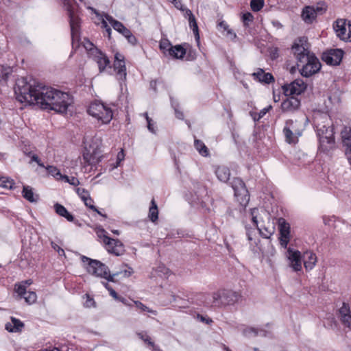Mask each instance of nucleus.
<instances>
[{"label":"nucleus","instance_id":"nucleus-54","mask_svg":"<svg viewBox=\"0 0 351 351\" xmlns=\"http://www.w3.org/2000/svg\"><path fill=\"white\" fill-rule=\"evenodd\" d=\"M84 297L86 298V301L84 303V306L85 307L90 308L95 306V302L93 298H91L88 294H86Z\"/></svg>","mask_w":351,"mask_h":351},{"label":"nucleus","instance_id":"nucleus-22","mask_svg":"<svg viewBox=\"0 0 351 351\" xmlns=\"http://www.w3.org/2000/svg\"><path fill=\"white\" fill-rule=\"evenodd\" d=\"M252 221L254 226H256L257 229L259 230L260 234L264 237V238H269L270 236H271L274 233L275 228L274 226V224H269L267 226H258V221L256 219V217H252Z\"/></svg>","mask_w":351,"mask_h":351},{"label":"nucleus","instance_id":"nucleus-39","mask_svg":"<svg viewBox=\"0 0 351 351\" xmlns=\"http://www.w3.org/2000/svg\"><path fill=\"white\" fill-rule=\"evenodd\" d=\"M243 335L246 337H256L258 335V328L253 327H245L241 330Z\"/></svg>","mask_w":351,"mask_h":351},{"label":"nucleus","instance_id":"nucleus-28","mask_svg":"<svg viewBox=\"0 0 351 351\" xmlns=\"http://www.w3.org/2000/svg\"><path fill=\"white\" fill-rule=\"evenodd\" d=\"M23 197L29 202H36L38 200V195L34 193L32 188L29 186H24L22 191Z\"/></svg>","mask_w":351,"mask_h":351},{"label":"nucleus","instance_id":"nucleus-55","mask_svg":"<svg viewBox=\"0 0 351 351\" xmlns=\"http://www.w3.org/2000/svg\"><path fill=\"white\" fill-rule=\"evenodd\" d=\"M283 132H284V134L285 135V137L287 138V141L289 142V143H291L293 141V132L289 128H285L284 130H283Z\"/></svg>","mask_w":351,"mask_h":351},{"label":"nucleus","instance_id":"nucleus-32","mask_svg":"<svg viewBox=\"0 0 351 351\" xmlns=\"http://www.w3.org/2000/svg\"><path fill=\"white\" fill-rule=\"evenodd\" d=\"M194 147L196 150L203 156H207L209 155V151L205 144L200 140L195 139Z\"/></svg>","mask_w":351,"mask_h":351},{"label":"nucleus","instance_id":"nucleus-24","mask_svg":"<svg viewBox=\"0 0 351 351\" xmlns=\"http://www.w3.org/2000/svg\"><path fill=\"white\" fill-rule=\"evenodd\" d=\"M304 265L306 270H311L317 263V256L315 253L307 251L303 254Z\"/></svg>","mask_w":351,"mask_h":351},{"label":"nucleus","instance_id":"nucleus-18","mask_svg":"<svg viewBox=\"0 0 351 351\" xmlns=\"http://www.w3.org/2000/svg\"><path fill=\"white\" fill-rule=\"evenodd\" d=\"M15 291L17 293L18 295L21 298H24L25 301L29 304H33L36 301L37 295L35 292L27 291L25 285H15Z\"/></svg>","mask_w":351,"mask_h":351},{"label":"nucleus","instance_id":"nucleus-1","mask_svg":"<svg viewBox=\"0 0 351 351\" xmlns=\"http://www.w3.org/2000/svg\"><path fill=\"white\" fill-rule=\"evenodd\" d=\"M14 93L21 103L37 106L41 110H67L74 102L68 93L23 77L16 81Z\"/></svg>","mask_w":351,"mask_h":351},{"label":"nucleus","instance_id":"nucleus-57","mask_svg":"<svg viewBox=\"0 0 351 351\" xmlns=\"http://www.w3.org/2000/svg\"><path fill=\"white\" fill-rule=\"evenodd\" d=\"M51 247L56 250L60 256H64L65 253L64 250L60 247L58 244L55 243L54 242L51 243Z\"/></svg>","mask_w":351,"mask_h":351},{"label":"nucleus","instance_id":"nucleus-38","mask_svg":"<svg viewBox=\"0 0 351 351\" xmlns=\"http://www.w3.org/2000/svg\"><path fill=\"white\" fill-rule=\"evenodd\" d=\"M97 237L101 239V242L105 245L111 239L108 236L107 232L101 226L95 229Z\"/></svg>","mask_w":351,"mask_h":351},{"label":"nucleus","instance_id":"nucleus-44","mask_svg":"<svg viewBox=\"0 0 351 351\" xmlns=\"http://www.w3.org/2000/svg\"><path fill=\"white\" fill-rule=\"evenodd\" d=\"M138 336L145 343H147L149 345L152 346L154 348V350L156 351H162L160 349H159L158 347L155 346L154 342H152L150 339V337L147 335L144 334L143 332L138 333Z\"/></svg>","mask_w":351,"mask_h":351},{"label":"nucleus","instance_id":"nucleus-40","mask_svg":"<svg viewBox=\"0 0 351 351\" xmlns=\"http://www.w3.org/2000/svg\"><path fill=\"white\" fill-rule=\"evenodd\" d=\"M14 184V182L12 179L8 177H5V176H2L0 178V186L1 187L11 189H12Z\"/></svg>","mask_w":351,"mask_h":351},{"label":"nucleus","instance_id":"nucleus-31","mask_svg":"<svg viewBox=\"0 0 351 351\" xmlns=\"http://www.w3.org/2000/svg\"><path fill=\"white\" fill-rule=\"evenodd\" d=\"M56 213L60 216L65 217L69 221H73L74 220L73 216L70 214L64 206L60 204H56L54 205Z\"/></svg>","mask_w":351,"mask_h":351},{"label":"nucleus","instance_id":"nucleus-20","mask_svg":"<svg viewBox=\"0 0 351 351\" xmlns=\"http://www.w3.org/2000/svg\"><path fill=\"white\" fill-rule=\"evenodd\" d=\"M68 16L69 18L71 37L73 42L75 40H78L79 38L80 19L77 16H75V14Z\"/></svg>","mask_w":351,"mask_h":351},{"label":"nucleus","instance_id":"nucleus-14","mask_svg":"<svg viewBox=\"0 0 351 351\" xmlns=\"http://www.w3.org/2000/svg\"><path fill=\"white\" fill-rule=\"evenodd\" d=\"M280 231V243L284 248H287L290 241V225L285 219L280 218L278 220Z\"/></svg>","mask_w":351,"mask_h":351},{"label":"nucleus","instance_id":"nucleus-47","mask_svg":"<svg viewBox=\"0 0 351 351\" xmlns=\"http://www.w3.org/2000/svg\"><path fill=\"white\" fill-rule=\"evenodd\" d=\"M82 200L85 205L93 211H97V208L93 204V200L90 196H82Z\"/></svg>","mask_w":351,"mask_h":351},{"label":"nucleus","instance_id":"nucleus-19","mask_svg":"<svg viewBox=\"0 0 351 351\" xmlns=\"http://www.w3.org/2000/svg\"><path fill=\"white\" fill-rule=\"evenodd\" d=\"M254 80L269 84L275 81L274 76L270 73H265L263 69H258L256 72L252 74Z\"/></svg>","mask_w":351,"mask_h":351},{"label":"nucleus","instance_id":"nucleus-49","mask_svg":"<svg viewBox=\"0 0 351 351\" xmlns=\"http://www.w3.org/2000/svg\"><path fill=\"white\" fill-rule=\"evenodd\" d=\"M316 15L322 14L326 10V6L324 3L319 2L316 5H313Z\"/></svg>","mask_w":351,"mask_h":351},{"label":"nucleus","instance_id":"nucleus-16","mask_svg":"<svg viewBox=\"0 0 351 351\" xmlns=\"http://www.w3.org/2000/svg\"><path fill=\"white\" fill-rule=\"evenodd\" d=\"M104 246L108 253L117 256L123 254L125 251L123 243L119 239L111 238Z\"/></svg>","mask_w":351,"mask_h":351},{"label":"nucleus","instance_id":"nucleus-3","mask_svg":"<svg viewBox=\"0 0 351 351\" xmlns=\"http://www.w3.org/2000/svg\"><path fill=\"white\" fill-rule=\"evenodd\" d=\"M81 260L83 263H87L86 268L90 274L104 278L108 282H115L114 277L118 276V272L111 274L108 267L99 261L85 256H82Z\"/></svg>","mask_w":351,"mask_h":351},{"label":"nucleus","instance_id":"nucleus-53","mask_svg":"<svg viewBox=\"0 0 351 351\" xmlns=\"http://www.w3.org/2000/svg\"><path fill=\"white\" fill-rule=\"evenodd\" d=\"M62 3L64 4V6L65 7L66 12H67L68 16L72 15L73 14H74L73 8L72 4L71 3L69 0H62Z\"/></svg>","mask_w":351,"mask_h":351},{"label":"nucleus","instance_id":"nucleus-64","mask_svg":"<svg viewBox=\"0 0 351 351\" xmlns=\"http://www.w3.org/2000/svg\"><path fill=\"white\" fill-rule=\"evenodd\" d=\"M269 334V332L262 328H258V335L261 337H267Z\"/></svg>","mask_w":351,"mask_h":351},{"label":"nucleus","instance_id":"nucleus-15","mask_svg":"<svg viewBox=\"0 0 351 351\" xmlns=\"http://www.w3.org/2000/svg\"><path fill=\"white\" fill-rule=\"evenodd\" d=\"M343 146L345 147V154L351 163V123L346 125L341 132Z\"/></svg>","mask_w":351,"mask_h":351},{"label":"nucleus","instance_id":"nucleus-43","mask_svg":"<svg viewBox=\"0 0 351 351\" xmlns=\"http://www.w3.org/2000/svg\"><path fill=\"white\" fill-rule=\"evenodd\" d=\"M264 5L263 0H251L250 6L254 12L260 11Z\"/></svg>","mask_w":351,"mask_h":351},{"label":"nucleus","instance_id":"nucleus-48","mask_svg":"<svg viewBox=\"0 0 351 351\" xmlns=\"http://www.w3.org/2000/svg\"><path fill=\"white\" fill-rule=\"evenodd\" d=\"M267 111H260L257 113L256 111H250V115L253 119L254 122L259 121L262 117H263Z\"/></svg>","mask_w":351,"mask_h":351},{"label":"nucleus","instance_id":"nucleus-21","mask_svg":"<svg viewBox=\"0 0 351 351\" xmlns=\"http://www.w3.org/2000/svg\"><path fill=\"white\" fill-rule=\"evenodd\" d=\"M87 112L101 123H109L113 117L112 111H87Z\"/></svg>","mask_w":351,"mask_h":351},{"label":"nucleus","instance_id":"nucleus-46","mask_svg":"<svg viewBox=\"0 0 351 351\" xmlns=\"http://www.w3.org/2000/svg\"><path fill=\"white\" fill-rule=\"evenodd\" d=\"M60 180H63L65 182H68L73 186H77L80 184V181L77 178L75 177L69 178L67 176L62 175V178H61Z\"/></svg>","mask_w":351,"mask_h":351},{"label":"nucleus","instance_id":"nucleus-37","mask_svg":"<svg viewBox=\"0 0 351 351\" xmlns=\"http://www.w3.org/2000/svg\"><path fill=\"white\" fill-rule=\"evenodd\" d=\"M107 21L110 23V24L112 25V27L114 28V30L117 31L118 32H121L123 29L125 28L124 25L113 19V17L110 16H107L106 17Z\"/></svg>","mask_w":351,"mask_h":351},{"label":"nucleus","instance_id":"nucleus-52","mask_svg":"<svg viewBox=\"0 0 351 351\" xmlns=\"http://www.w3.org/2000/svg\"><path fill=\"white\" fill-rule=\"evenodd\" d=\"M62 3L64 4V6L65 7L66 12H67L68 16L72 15L73 14H74L73 8L72 4L71 3L69 0H62Z\"/></svg>","mask_w":351,"mask_h":351},{"label":"nucleus","instance_id":"nucleus-17","mask_svg":"<svg viewBox=\"0 0 351 351\" xmlns=\"http://www.w3.org/2000/svg\"><path fill=\"white\" fill-rule=\"evenodd\" d=\"M230 184L234 191V195L236 197H241L242 201L247 200L246 197H247L248 191L245 187V183L241 179L234 178L230 182Z\"/></svg>","mask_w":351,"mask_h":351},{"label":"nucleus","instance_id":"nucleus-7","mask_svg":"<svg viewBox=\"0 0 351 351\" xmlns=\"http://www.w3.org/2000/svg\"><path fill=\"white\" fill-rule=\"evenodd\" d=\"M336 35L341 40L351 42V21L345 19H339L333 24Z\"/></svg>","mask_w":351,"mask_h":351},{"label":"nucleus","instance_id":"nucleus-5","mask_svg":"<svg viewBox=\"0 0 351 351\" xmlns=\"http://www.w3.org/2000/svg\"><path fill=\"white\" fill-rule=\"evenodd\" d=\"M319 138V150L321 152L328 154L335 147L334 131L332 127L323 125L317 130Z\"/></svg>","mask_w":351,"mask_h":351},{"label":"nucleus","instance_id":"nucleus-25","mask_svg":"<svg viewBox=\"0 0 351 351\" xmlns=\"http://www.w3.org/2000/svg\"><path fill=\"white\" fill-rule=\"evenodd\" d=\"M317 17L313 6H305L302 12V18L306 23H312Z\"/></svg>","mask_w":351,"mask_h":351},{"label":"nucleus","instance_id":"nucleus-13","mask_svg":"<svg viewBox=\"0 0 351 351\" xmlns=\"http://www.w3.org/2000/svg\"><path fill=\"white\" fill-rule=\"evenodd\" d=\"M90 57L97 62L99 73L104 72L107 67L110 68V61L109 58L99 49L92 51Z\"/></svg>","mask_w":351,"mask_h":351},{"label":"nucleus","instance_id":"nucleus-59","mask_svg":"<svg viewBox=\"0 0 351 351\" xmlns=\"http://www.w3.org/2000/svg\"><path fill=\"white\" fill-rule=\"evenodd\" d=\"M125 38L130 44L134 46L136 45L138 43L137 38L132 34V33H130L129 35L126 36Z\"/></svg>","mask_w":351,"mask_h":351},{"label":"nucleus","instance_id":"nucleus-45","mask_svg":"<svg viewBox=\"0 0 351 351\" xmlns=\"http://www.w3.org/2000/svg\"><path fill=\"white\" fill-rule=\"evenodd\" d=\"M143 115L145 117V119L147 120L148 130L151 132L155 133L156 132L155 122L148 116V114L147 112L143 113Z\"/></svg>","mask_w":351,"mask_h":351},{"label":"nucleus","instance_id":"nucleus-50","mask_svg":"<svg viewBox=\"0 0 351 351\" xmlns=\"http://www.w3.org/2000/svg\"><path fill=\"white\" fill-rule=\"evenodd\" d=\"M134 303L135 304L136 306L138 308H140L141 311H147V312L151 313L154 315H156V311L150 309L149 308H148L147 306L144 305L142 302H141L139 301H134Z\"/></svg>","mask_w":351,"mask_h":351},{"label":"nucleus","instance_id":"nucleus-34","mask_svg":"<svg viewBox=\"0 0 351 351\" xmlns=\"http://www.w3.org/2000/svg\"><path fill=\"white\" fill-rule=\"evenodd\" d=\"M148 217L152 222H156L158 219V210L154 199L151 202Z\"/></svg>","mask_w":351,"mask_h":351},{"label":"nucleus","instance_id":"nucleus-27","mask_svg":"<svg viewBox=\"0 0 351 351\" xmlns=\"http://www.w3.org/2000/svg\"><path fill=\"white\" fill-rule=\"evenodd\" d=\"M215 174L217 178L223 182H227L230 178V171L225 166L217 167L215 171Z\"/></svg>","mask_w":351,"mask_h":351},{"label":"nucleus","instance_id":"nucleus-60","mask_svg":"<svg viewBox=\"0 0 351 351\" xmlns=\"http://www.w3.org/2000/svg\"><path fill=\"white\" fill-rule=\"evenodd\" d=\"M278 48L275 47L274 49H271L270 51V56L272 60H275L277 58H278Z\"/></svg>","mask_w":351,"mask_h":351},{"label":"nucleus","instance_id":"nucleus-33","mask_svg":"<svg viewBox=\"0 0 351 351\" xmlns=\"http://www.w3.org/2000/svg\"><path fill=\"white\" fill-rule=\"evenodd\" d=\"M12 72L10 66H0V84H5Z\"/></svg>","mask_w":351,"mask_h":351},{"label":"nucleus","instance_id":"nucleus-8","mask_svg":"<svg viewBox=\"0 0 351 351\" xmlns=\"http://www.w3.org/2000/svg\"><path fill=\"white\" fill-rule=\"evenodd\" d=\"M300 73L302 76L308 77L318 72L321 68V63L318 58L313 54L303 62Z\"/></svg>","mask_w":351,"mask_h":351},{"label":"nucleus","instance_id":"nucleus-62","mask_svg":"<svg viewBox=\"0 0 351 351\" xmlns=\"http://www.w3.org/2000/svg\"><path fill=\"white\" fill-rule=\"evenodd\" d=\"M77 193L80 196V197L82 199V196H89L88 191H86L84 189L78 188L77 189Z\"/></svg>","mask_w":351,"mask_h":351},{"label":"nucleus","instance_id":"nucleus-29","mask_svg":"<svg viewBox=\"0 0 351 351\" xmlns=\"http://www.w3.org/2000/svg\"><path fill=\"white\" fill-rule=\"evenodd\" d=\"M186 54V49L180 45H177L173 46L171 52H169V56L176 58V59H182Z\"/></svg>","mask_w":351,"mask_h":351},{"label":"nucleus","instance_id":"nucleus-30","mask_svg":"<svg viewBox=\"0 0 351 351\" xmlns=\"http://www.w3.org/2000/svg\"><path fill=\"white\" fill-rule=\"evenodd\" d=\"M300 101L294 97H291L282 103V110H297L300 106Z\"/></svg>","mask_w":351,"mask_h":351},{"label":"nucleus","instance_id":"nucleus-35","mask_svg":"<svg viewBox=\"0 0 351 351\" xmlns=\"http://www.w3.org/2000/svg\"><path fill=\"white\" fill-rule=\"evenodd\" d=\"M189 26L192 29L193 34L195 36V38L197 40H199V35L198 32V26L195 20V18L194 15L192 14L191 10H189Z\"/></svg>","mask_w":351,"mask_h":351},{"label":"nucleus","instance_id":"nucleus-4","mask_svg":"<svg viewBox=\"0 0 351 351\" xmlns=\"http://www.w3.org/2000/svg\"><path fill=\"white\" fill-rule=\"evenodd\" d=\"M240 298V295L232 290H221L208 295L206 300L207 305L221 307L226 305H232L236 303Z\"/></svg>","mask_w":351,"mask_h":351},{"label":"nucleus","instance_id":"nucleus-61","mask_svg":"<svg viewBox=\"0 0 351 351\" xmlns=\"http://www.w3.org/2000/svg\"><path fill=\"white\" fill-rule=\"evenodd\" d=\"M31 157H32V161L36 162L38 165V166H40L41 167H45L44 164L40 161L39 158L36 154L32 155Z\"/></svg>","mask_w":351,"mask_h":351},{"label":"nucleus","instance_id":"nucleus-58","mask_svg":"<svg viewBox=\"0 0 351 351\" xmlns=\"http://www.w3.org/2000/svg\"><path fill=\"white\" fill-rule=\"evenodd\" d=\"M124 153H123V150L121 149L118 154H117V162H116V165H114V167H112V169H114V168H117V167L119 166L120 165V162L123 160L124 159Z\"/></svg>","mask_w":351,"mask_h":351},{"label":"nucleus","instance_id":"nucleus-36","mask_svg":"<svg viewBox=\"0 0 351 351\" xmlns=\"http://www.w3.org/2000/svg\"><path fill=\"white\" fill-rule=\"evenodd\" d=\"M160 49L163 52L165 56H168L173 46L167 39L161 40L159 44Z\"/></svg>","mask_w":351,"mask_h":351},{"label":"nucleus","instance_id":"nucleus-63","mask_svg":"<svg viewBox=\"0 0 351 351\" xmlns=\"http://www.w3.org/2000/svg\"><path fill=\"white\" fill-rule=\"evenodd\" d=\"M197 317L202 322H206V324H210V323H211L213 322L211 319L206 318V317H204V316H202V315H201L199 314H197Z\"/></svg>","mask_w":351,"mask_h":351},{"label":"nucleus","instance_id":"nucleus-10","mask_svg":"<svg viewBox=\"0 0 351 351\" xmlns=\"http://www.w3.org/2000/svg\"><path fill=\"white\" fill-rule=\"evenodd\" d=\"M113 67L116 72L117 80L121 82H125L127 77V72L124 56L122 54L117 53L114 55Z\"/></svg>","mask_w":351,"mask_h":351},{"label":"nucleus","instance_id":"nucleus-6","mask_svg":"<svg viewBox=\"0 0 351 351\" xmlns=\"http://www.w3.org/2000/svg\"><path fill=\"white\" fill-rule=\"evenodd\" d=\"M292 51L299 63L305 62L309 56L313 55L308 49L307 38L305 37L299 38L294 42Z\"/></svg>","mask_w":351,"mask_h":351},{"label":"nucleus","instance_id":"nucleus-9","mask_svg":"<svg viewBox=\"0 0 351 351\" xmlns=\"http://www.w3.org/2000/svg\"><path fill=\"white\" fill-rule=\"evenodd\" d=\"M282 89L286 96L300 95L306 89V84L301 79H296L289 84H285Z\"/></svg>","mask_w":351,"mask_h":351},{"label":"nucleus","instance_id":"nucleus-41","mask_svg":"<svg viewBox=\"0 0 351 351\" xmlns=\"http://www.w3.org/2000/svg\"><path fill=\"white\" fill-rule=\"evenodd\" d=\"M48 173L54 177L56 180H60L62 178V174L60 170L54 166H47L45 167Z\"/></svg>","mask_w":351,"mask_h":351},{"label":"nucleus","instance_id":"nucleus-11","mask_svg":"<svg viewBox=\"0 0 351 351\" xmlns=\"http://www.w3.org/2000/svg\"><path fill=\"white\" fill-rule=\"evenodd\" d=\"M343 56V51L342 49H330L323 53L322 60L328 64L336 66L340 64Z\"/></svg>","mask_w":351,"mask_h":351},{"label":"nucleus","instance_id":"nucleus-2","mask_svg":"<svg viewBox=\"0 0 351 351\" xmlns=\"http://www.w3.org/2000/svg\"><path fill=\"white\" fill-rule=\"evenodd\" d=\"M84 143L85 144L84 152L83 153V160L84 164L92 167L96 166L101 158V152L100 146L101 140L99 137L94 136L90 142L87 141V138H84Z\"/></svg>","mask_w":351,"mask_h":351},{"label":"nucleus","instance_id":"nucleus-23","mask_svg":"<svg viewBox=\"0 0 351 351\" xmlns=\"http://www.w3.org/2000/svg\"><path fill=\"white\" fill-rule=\"evenodd\" d=\"M341 321L347 327L351 326V313L349 306L343 303V306L339 309Z\"/></svg>","mask_w":351,"mask_h":351},{"label":"nucleus","instance_id":"nucleus-56","mask_svg":"<svg viewBox=\"0 0 351 351\" xmlns=\"http://www.w3.org/2000/svg\"><path fill=\"white\" fill-rule=\"evenodd\" d=\"M84 46L85 49L88 51V55L90 56V53L92 52V51H93L95 49H98L97 48L94 47V45L89 40H86L84 43Z\"/></svg>","mask_w":351,"mask_h":351},{"label":"nucleus","instance_id":"nucleus-42","mask_svg":"<svg viewBox=\"0 0 351 351\" xmlns=\"http://www.w3.org/2000/svg\"><path fill=\"white\" fill-rule=\"evenodd\" d=\"M88 110H111L110 108L106 107L104 103L101 102L98 100H95L93 101Z\"/></svg>","mask_w":351,"mask_h":351},{"label":"nucleus","instance_id":"nucleus-26","mask_svg":"<svg viewBox=\"0 0 351 351\" xmlns=\"http://www.w3.org/2000/svg\"><path fill=\"white\" fill-rule=\"evenodd\" d=\"M23 326L24 324L21 320L12 317L11 322L5 324V329L9 332H16L21 331Z\"/></svg>","mask_w":351,"mask_h":351},{"label":"nucleus","instance_id":"nucleus-51","mask_svg":"<svg viewBox=\"0 0 351 351\" xmlns=\"http://www.w3.org/2000/svg\"><path fill=\"white\" fill-rule=\"evenodd\" d=\"M254 19L253 15L250 12L244 13L242 16V21L245 27L249 26V23Z\"/></svg>","mask_w":351,"mask_h":351},{"label":"nucleus","instance_id":"nucleus-12","mask_svg":"<svg viewBox=\"0 0 351 351\" xmlns=\"http://www.w3.org/2000/svg\"><path fill=\"white\" fill-rule=\"evenodd\" d=\"M287 257L289 266L294 271L302 270V256L300 251L289 247L287 251Z\"/></svg>","mask_w":351,"mask_h":351}]
</instances>
